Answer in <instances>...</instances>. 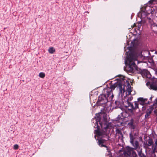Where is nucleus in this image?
Masks as SVG:
<instances>
[{"label":"nucleus","mask_w":157,"mask_h":157,"mask_svg":"<svg viewBox=\"0 0 157 157\" xmlns=\"http://www.w3.org/2000/svg\"><path fill=\"white\" fill-rule=\"evenodd\" d=\"M138 101L139 104L142 105H144L145 104V102L144 101V98H138Z\"/></svg>","instance_id":"dca6fc26"},{"label":"nucleus","mask_w":157,"mask_h":157,"mask_svg":"<svg viewBox=\"0 0 157 157\" xmlns=\"http://www.w3.org/2000/svg\"><path fill=\"white\" fill-rule=\"evenodd\" d=\"M133 142V139H132L131 141V143H132Z\"/></svg>","instance_id":"7c9ffc66"},{"label":"nucleus","mask_w":157,"mask_h":157,"mask_svg":"<svg viewBox=\"0 0 157 157\" xmlns=\"http://www.w3.org/2000/svg\"><path fill=\"white\" fill-rule=\"evenodd\" d=\"M122 77H123L122 80H123L124 81V83H123V87L124 86V89H124L125 86H127L128 88L127 89V91L128 92V94H131V92L132 91L131 88L130 83L128 81L125 79V77L122 76Z\"/></svg>","instance_id":"1a4fd4ad"},{"label":"nucleus","mask_w":157,"mask_h":157,"mask_svg":"<svg viewBox=\"0 0 157 157\" xmlns=\"http://www.w3.org/2000/svg\"><path fill=\"white\" fill-rule=\"evenodd\" d=\"M128 106H126V107H130L131 109H128L129 111L131 113H133V111H135L136 109L139 108V103L138 101H135L134 102V103L135 106L133 105V103H132L128 101V100L127 101Z\"/></svg>","instance_id":"6e6552de"},{"label":"nucleus","mask_w":157,"mask_h":157,"mask_svg":"<svg viewBox=\"0 0 157 157\" xmlns=\"http://www.w3.org/2000/svg\"><path fill=\"white\" fill-rule=\"evenodd\" d=\"M147 18L149 20H151V18H148V17H147Z\"/></svg>","instance_id":"f704fd0d"},{"label":"nucleus","mask_w":157,"mask_h":157,"mask_svg":"<svg viewBox=\"0 0 157 157\" xmlns=\"http://www.w3.org/2000/svg\"><path fill=\"white\" fill-rule=\"evenodd\" d=\"M138 152L139 157H146L145 155L142 152V149L138 151Z\"/></svg>","instance_id":"a211bd4d"},{"label":"nucleus","mask_w":157,"mask_h":157,"mask_svg":"<svg viewBox=\"0 0 157 157\" xmlns=\"http://www.w3.org/2000/svg\"><path fill=\"white\" fill-rule=\"evenodd\" d=\"M123 77L121 76V78L119 80H118L117 82L113 84H111L110 87H107L103 89V93L107 94V96H109L111 95V97L112 98L113 97V90H114L116 87H117L119 89L120 92L119 94L121 96L124 95L125 92V90L124 89V86L123 87V85L124 83V81L122 80Z\"/></svg>","instance_id":"7ed1b4c3"},{"label":"nucleus","mask_w":157,"mask_h":157,"mask_svg":"<svg viewBox=\"0 0 157 157\" xmlns=\"http://www.w3.org/2000/svg\"><path fill=\"white\" fill-rule=\"evenodd\" d=\"M18 145L17 144H15L14 145L13 148L15 150H17L18 148Z\"/></svg>","instance_id":"393cba45"},{"label":"nucleus","mask_w":157,"mask_h":157,"mask_svg":"<svg viewBox=\"0 0 157 157\" xmlns=\"http://www.w3.org/2000/svg\"><path fill=\"white\" fill-rule=\"evenodd\" d=\"M55 51V49L53 47L50 48L48 49V52L49 53L52 54Z\"/></svg>","instance_id":"aec40b11"},{"label":"nucleus","mask_w":157,"mask_h":157,"mask_svg":"<svg viewBox=\"0 0 157 157\" xmlns=\"http://www.w3.org/2000/svg\"><path fill=\"white\" fill-rule=\"evenodd\" d=\"M148 60H150L152 62H154L153 59H148Z\"/></svg>","instance_id":"2f4dec72"},{"label":"nucleus","mask_w":157,"mask_h":157,"mask_svg":"<svg viewBox=\"0 0 157 157\" xmlns=\"http://www.w3.org/2000/svg\"><path fill=\"white\" fill-rule=\"evenodd\" d=\"M153 143V142L152 139H149L147 141V145L149 146L152 145Z\"/></svg>","instance_id":"f3484780"},{"label":"nucleus","mask_w":157,"mask_h":157,"mask_svg":"<svg viewBox=\"0 0 157 157\" xmlns=\"http://www.w3.org/2000/svg\"><path fill=\"white\" fill-rule=\"evenodd\" d=\"M155 145L153 148V151L154 152H155L156 151L157 148V139L156 140V141H155Z\"/></svg>","instance_id":"4be33fe9"},{"label":"nucleus","mask_w":157,"mask_h":157,"mask_svg":"<svg viewBox=\"0 0 157 157\" xmlns=\"http://www.w3.org/2000/svg\"><path fill=\"white\" fill-rule=\"evenodd\" d=\"M131 45H132L133 46H134L135 45V42L134 41V40H133V41H132L131 42Z\"/></svg>","instance_id":"a878e982"},{"label":"nucleus","mask_w":157,"mask_h":157,"mask_svg":"<svg viewBox=\"0 0 157 157\" xmlns=\"http://www.w3.org/2000/svg\"><path fill=\"white\" fill-rule=\"evenodd\" d=\"M103 90L102 91V94L99 96L97 103L98 106H102L107 103L108 101L107 94L104 93Z\"/></svg>","instance_id":"423d86ee"},{"label":"nucleus","mask_w":157,"mask_h":157,"mask_svg":"<svg viewBox=\"0 0 157 157\" xmlns=\"http://www.w3.org/2000/svg\"><path fill=\"white\" fill-rule=\"evenodd\" d=\"M137 26V23H134L133 25V26H132V27H134Z\"/></svg>","instance_id":"cd10ccee"},{"label":"nucleus","mask_w":157,"mask_h":157,"mask_svg":"<svg viewBox=\"0 0 157 157\" xmlns=\"http://www.w3.org/2000/svg\"><path fill=\"white\" fill-rule=\"evenodd\" d=\"M157 0H150L149 2L148 3L150 4H153L154 2H156Z\"/></svg>","instance_id":"b1692460"},{"label":"nucleus","mask_w":157,"mask_h":157,"mask_svg":"<svg viewBox=\"0 0 157 157\" xmlns=\"http://www.w3.org/2000/svg\"><path fill=\"white\" fill-rule=\"evenodd\" d=\"M151 106H152L154 108V109L155 108L156 109L157 108V98L155 99V101H154L153 105ZM156 110H157V109H156Z\"/></svg>","instance_id":"6ab92c4d"},{"label":"nucleus","mask_w":157,"mask_h":157,"mask_svg":"<svg viewBox=\"0 0 157 157\" xmlns=\"http://www.w3.org/2000/svg\"><path fill=\"white\" fill-rule=\"evenodd\" d=\"M141 26V21L138 22L137 23V26H138L139 29L140 28Z\"/></svg>","instance_id":"5701e85b"},{"label":"nucleus","mask_w":157,"mask_h":157,"mask_svg":"<svg viewBox=\"0 0 157 157\" xmlns=\"http://www.w3.org/2000/svg\"><path fill=\"white\" fill-rule=\"evenodd\" d=\"M147 99L144 98V101L145 102L146 101H147Z\"/></svg>","instance_id":"c756f323"},{"label":"nucleus","mask_w":157,"mask_h":157,"mask_svg":"<svg viewBox=\"0 0 157 157\" xmlns=\"http://www.w3.org/2000/svg\"><path fill=\"white\" fill-rule=\"evenodd\" d=\"M152 98V97H151L150 98V100H151V101Z\"/></svg>","instance_id":"473e14b6"},{"label":"nucleus","mask_w":157,"mask_h":157,"mask_svg":"<svg viewBox=\"0 0 157 157\" xmlns=\"http://www.w3.org/2000/svg\"><path fill=\"white\" fill-rule=\"evenodd\" d=\"M128 125L129 127V128L132 129H134L135 128V125L134 123V120L132 118L130 120L129 122L128 123Z\"/></svg>","instance_id":"ddd939ff"},{"label":"nucleus","mask_w":157,"mask_h":157,"mask_svg":"<svg viewBox=\"0 0 157 157\" xmlns=\"http://www.w3.org/2000/svg\"><path fill=\"white\" fill-rule=\"evenodd\" d=\"M146 85L150 90H157V79H154L146 83Z\"/></svg>","instance_id":"0eeeda50"},{"label":"nucleus","mask_w":157,"mask_h":157,"mask_svg":"<svg viewBox=\"0 0 157 157\" xmlns=\"http://www.w3.org/2000/svg\"><path fill=\"white\" fill-rule=\"evenodd\" d=\"M45 75L43 72H40L39 74V76L40 77L43 78L45 77Z\"/></svg>","instance_id":"412c9836"},{"label":"nucleus","mask_w":157,"mask_h":157,"mask_svg":"<svg viewBox=\"0 0 157 157\" xmlns=\"http://www.w3.org/2000/svg\"><path fill=\"white\" fill-rule=\"evenodd\" d=\"M154 108L152 106H150L149 108L147 109L146 112V114L145 116V119H148L149 118V116L152 112Z\"/></svg>","instance_id":"9d476101"},{"label":"nucleus","mask_w":157,"mask_h":157,"mask_svg":"<svg viewBox=\"0 0 157 157\" xmlns=\"http://www.w3.org/2000/svg\"><path fill=\"white\" fill-rule=\"evenodd\" d=\"M133 99V98L132 97H130L127 100L128 101H129L132 100Z\"/></svg>","instance_id":"bb28decb"},{"label":"nucleus","mask_w":157,"mask_h":157,"mask_svg":"<svg viewBox=\"0 0 157 157\" xmlns=\"http://www.w3.org/2000/svg\"><path fill=\"white\" fill-rule=\"evenodd\" d=\"M115 104L116 105L115 106L116 108H121L124 105V103L121 100L116 101H115Z\"/></svg>","instance_id":"9b49d317"},{"label":"nucleus","mask_w":157,"mask_h":157,"mask_svg":"<svg viewBox=\"0 0 157 157\" xmlns=\"http://www.w3.org/2000/svg\"><path fill=\"white\" fill-rule=\"evenodd\" d=\"M152 103V102H150V101H148L147 102V103H145V104H148V105H150Z\"/></svg>","instance_id":"c85d7f7f"},{"label":"nucleus","mask_w":157,"mask_h":157,"mask_svg":"<svg viewBox=\"0 0 157 157\" xmlns=\"http://www.w3.org/2000/svg\"><path fill=\"white\" fill-rule=\"evenodd\" d=\"M116 136H118V139H122L123 138V136L121 130L119 128H117L116 130Z\"/></svg>","instance_id":"f8f14e48"},{"label":"nucleus","mask_w":157,"mask_h":157,"mask_svg":"<svg viewBox=\"0 0 157 157\" xmlns=\"http://www.w3.org/2000/svg\"><path fill=\"white\" fill-rule=\"evenodd\" d=\"M129 51L126 52V58L125 59H137L138 58H142L143 57L141 52H136L130 47Z\"/></svg>","instance_id":"20e7f679"},{"label":"nucleus","mask_w":157,"mask_h":157,"mask_svg":"<svg viewBox=\"0 0 157 157\" xmlns=\"http://www.w3.org/2000/svg\"><path fill=\"white\" fill-rule=\"evenodd\" d=\"M122 157H138V156L133 148L127 147L124 150V155Z\"/></svg>","instance_id":"39448f33"},{"label":"nucleus","mask_w":157,"mask_h":157,"mask_svg":"<svg viewBox=\"0 0 157 157\" xmlns=\"http://www.w3.org/2000/svg\"><path fill=\"white\" fill-rule=\"evenodd\" d=\"M143 59H145V57H144Z\"/></svg>","instance_id":"c9c22d12"},{"label":"nucleus","mask_w":157,"mask_h":157,"mask_svg":"<svg viewBox=\"0 0 157 157\" xmlns=\"http://www.w3.org/2000/svg\"><path fill=\"white\" fill-rule=\"evenodd\" d=\"M125 63L126 65V69L128 72L131 73H134L135 71L136 70L139 74H140L144 78H150L151 77V75L150 72L147 70H142L138 68L136 63L137 62L138 64L140 62L138 59H125Z\"/></svg>","instance_id":"f03ea898"},{"label":"nucleus","mask_w":157,"mask_h":157,"mask_svg":"<svg viewBox=\"0 0 157 157\" xmlns=\"http://www.w3.org/2000/svg\"><path fill=\"white\" fill-rule=\"evenodd\" d=\"M143 108H144V109H143V110H145V109H146V107H142Z\"/></svg>","instance_id":"72a5a7b5"},{"label":"nucleus","mask_w":157,"mask_h":157,"mask_svg":"<svg viewBox=\"0 0 157 157\" xmlns=\"http://www.w3.org/2000/svg\"><path fill=\"white\" fill-rule=\"evenodd\" d=\"M151 30L154 33H157V24L155 23H154L151 25Z\"/></svg>","instance_id":"2eb2a0df"},{"label":"nucleus","mask_w":157,"mask_h":157,"mask_svg":"<svg viewBox=\"0 0 157 157\" xmlns=\"http://www.w3.org/2000/svg\"><path fill=\"white\" fill-rule=\"evenodd\" d=\"M95 120L96 124L94 128H96L97 130H94V133L99 136L102 137L106 136L105 139H99L98 140V144L100 147H105L107 148L109 154L110 153V151L109 150L108 147L104 144L106 141L109 140V137L107 135V130L110 128V124L108 122L106 114L103 112H100L96 114L95 116L93 121Z\"/></svg>","instance_id":"f257e3e1"},{"label":"nucleus","mask_w":157,"mask_h":157,"mask_svg":"<svg viewBox=\"0 0 157 157\" xmlns=\"http://www.w3.org/2000/svg\"><path fill=\"white\" fill-rule=\"evenodd\" d=\"M133 146L135 148V149L133 148L134 151L136 152L134 150H136L138 151H140L141 149L140 148V147L139 145V143L137 141H136L133 144Z\"/></svg>","instance_id":"4468645a"}]
</instances>
